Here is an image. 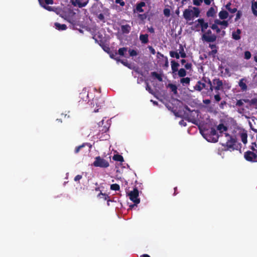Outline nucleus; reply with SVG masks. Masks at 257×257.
Instances as JSON below:
<instances>
[{
	"label": "nucleus",
	"mask_w": 257,
	"mask_h": 257,
	"mask_svg": "<svg viewBox=\"0 0 257 257\" xmlns=\"http://www.w3.org/2000/svg\"><path fill=\"white\" fill-rule=\"evenodd\" d=\"M139 39L142 44H147L149 42V35L148 34H141Z\"/></svg>",
	"instance_id": "aec40b11"
},
{
	"label": "nucleus",
	"mask_w": 257,
	"mask_h": 257,
	"mask_svg": "<svg viewBox=\"0 0 257 257\" xmlns=\"http://www.w3.org/2000/svg\"><path fill=\"white\" fill-rule=\"evenodd\" d=\"M200 11L197 7H192V10L185 9L183 12V16L187 21H191L193 18H197L199 16Z\"/></svg>",
	"instance_id": "f03ea898"
},
{
	"label": "nucleus",
	"mask_w": 257,
	"mask_h": 257,
	"mask_svg": "<svg viewBox=\"0 0 257 257\" xmlns=\"http://www.w3.org/2000/svg\"><path fill=\"white\" fill-rule=\"evenodd\" d=\"M216 13V11L214 8L211 7L209 9L208 11L206 13V16L207 17H214Z\"/></svg>",
	"instance_id": "5701e85b"
},
{
	"label": "nucleus",
	"mask_w": 257,
	"mask_h": 257,
	"mask_svg": "<svg viewBox=\"0 0 257 257\" xmlns=\"http://www.w3.org/2000/svg\"><path fill=\"white\" fill-rule=\"evenodd\" d=\"M244 57L246 59H249L251 57V53L249 51H245L244 53Z\"/></svg>",
	"instance_id": "603ef678"
},
{
	"label": "nucleus",
	"mask_w": 257,
	"mask_h": 257,
	"mask_svg": "<svg viewBox=\"0 0 257 257\" xmlns=\"http://www.w3.org/2000/svg\"><path fill=\"white\" fill-rule=\"evenodd\" d=\"M128 52L130 54V56L131 57L136 56L138 54L137 51L134 49H129Z\"/></svg>",
	"instance_id": "ea45409f"
},
{
	"label": "nucleus",
	"mask_w": 257,
	"mask_h": 257,
	"mask_svg": "<svg viewBox=\"0 0 257 257\" xmlns=\"http://www.w3.org/2000/svg\"><path fill=\"white\" fill-rule=\"evenodd\" d=\"M217 129L219 131L220 134V135H219L220 136L222 137L223 135H224L225 133H224V132H226L227 130V127L223 123H220L217 126Z\"/></svg>",
	"instance_id": "dca6fc26"
},
{
	"label": "nucleus",
	"mask_w": 257,
	"mask_h": 257,
	"mask_svg": "<svg viewBox=\"0 0 257 257\" xmlns=\"http://www.w3.org/2000/svg\"><path fill=\"white\" fill-rule=\"evenodd\" d=\"M224 136L226 138V142L225 144H222L224 147V150L232 151L237 150L238 146L236 145V139L227 133H224Z\"/></svg>",
	"instance_id": "f257e3e1"
},
{
	"label": "nucleus",
	"mask_w": 257,
	"mask_h": 257,
	"mask_svg": "<svg viewBox=\"0 0 257 257\" xmlns=\"http://www.w3.org/2000/svg\"><path fill=\"white\" fill-rule=\"evenodd\" d=\"M227 103L226 102V101L225 100H223V101H221V102L220 103V104H219V107L220 109H224V106L226 105Z\"/></svg>",
	"instance_id": "49530a36"
},
{
	"label": "nucleus",
	"mask_w": 257,
	"mask_h": 257,
	"mask_svg": "<svg viewBox=\"0 0 257 257\" xmlns=\"http://www.w3.org/2000/svg\"><path fill=\"white\" fill-rule=\"evenodd\" d=\"M192 66V65L191 63H187L184 65L185 68L187 70L191 69Z\"/></svg>",
	"instance_id": "13d9d810"
},
{
	"label": "nucleus",
	"mask_w": 257,
	"mask_h": 257,
	"mask_svg": "<svg viewBox=\"0 0 257 257\" xmlns=\"http://www.w3.org/2000/svg\"><path fill=\"white\" fill-rule=\"evenodd\" d=\"M245 159L251 162H257V153L250 151H247L244 154Z\"/></svg>",
	"instance_id": "39448f33"
},
{
	"label": "nucleus",
	"mask_w": 257,
	"mask_h": 257,
	"mask_svg": "<svg viewBox=\"0 0 257 257\" xmlns=\"http://www.w3.org/2000/svg\"><path fill=\"white\" fill-rule=\"evenodd\" d=\"M93 165L95 167H99L100 168H107L109 164L107 161L104 159L101 158L100 156L96 157L95 158Z\"/></svg>",
	"instance_id": "20e7f679"
},
{
	"label": "nucleus",
	"mask_w": 257,
	"mask_h": 257,
	"mask_svg": "<svg viewBox=\"0 0 257 257\" xmlns=\"http://www.w3.org/2000/svg\"><path fill=\"white\" fill-rule=\"evenodd\" d=\"M151 76L157 78L160 82L163 81L162 74H159L156 72H151Z\"/></svg>",
	"instance_id": "c756f323"
},
{
	"label": "nucleus",
	"mask_w": 257,
	"mask_h": 257,
	"mask_svg": "<svg viewBox=\"0 0 257 257\" xmlns=\"http://www.w3.org/2000/svg\"><path fill=\"white\" fill-rule=\"evenodd\" d=\"M170 55L172 58H176L177 59L180 58V55L177 51H170Z\"/></svg>",
	"instance_id": "c9c22d12"
},
{
	"label": "nucleus",
	"mask_w": 257,
	"mask_h": 257,
	"mask_svg": "<svg viewBox=\"0 0 257 257\" xmlns=\"http://www.w3.org/2000/svg\"><path fill=\"white\" fill-rule=\"evenodd\" d=\"M207 133H208L209 134H210L212 137H214V138H215V137H218V139L219 137H220V135L217 133L216 130L213 127L211 128L210 131H207Z\"/></svg>",
	"instance_id": "c85d7f7f"
},
{
	"label": "nucleus",
	"mask_w": 257,
	"mask_h": 257,
	"mask_svg": "<svg viewBox=\"0 0 257 257\" xmlns=\"http://www.w3.org/2000/svg\"><path fill=\"white\" fill-rule=\"evenodd\" d=\"M209 47L211 51L208 52V55L214 58L218 52V47L216 44H209Z\"/></svg>",
	"instance_id": "1a4fd4ad"
},
{
	"label": "nucleus",
	"mask_w": 257,
	"mask_h": 257,
	"mask_svg": "<svg viewBox=\"0 0 257 257\" xmlns=\"http://www.w3.org/2000/svg\"><path fill=\"white\" fill-rule=\"evenodd\" d=\"M245 103H248L250 106H253L254 108L257 109V98H253L250 100L248 99H243Z\"/></svg>",
	"instance_id": "4468645a"
},
{
	"label": "nucleus",
	"mask_w": 257,
	"mask_h": 257,
	"mask_svg": "<svg viewBox=\"0 0 257 257\" xmlns=\"http://www.w3.org/2000/svg\"><path fill=\"white\" fill-rule=\"evenodd\" d=\"M171 63L172 72L173 73H175L178 71V67L179 66V64L176 62L175 60H172Z\"/></svg>",
	"instance_id": "f3484780"
},
{
	"label": "nucleus",
	"mask_w": 257,
	"mask_h": 257,
	"mask_svg": "<svg viewBox=\"0 0 257 257\" xmlns=\"http://www.w3.org/2000/svg\"><path fill=\"white\" fill-rule=\"evenodd\" d=\"M243 99L237 100L236 102L235 106L239 107L242 106L243 105Z\"/></svg>",
	"instance_id": "37998d69"
},
{
	"label": "nucleus",
	"mask_w": 257,
	"mask_h": 257,
	"mask_svg": "<svg viewBox=\"0 0 257 257\" xmlns=\"http://www.w3.org/2000/svg\"><path fill=\"white\" fill-rule=\"evenodd\" d=\"M127 48L126 47L120 48L118 50V54L122 56H124V53L127 51Z\"/></svg>",
	"instance_id": "e433bc0d"
},
{
	"label": "nucleus",
	"mask_w": 257,
	"mask_h": 257,
	"mask_svg": "<svg viewBox=\"0 0 257 257\" xmlns=\"http://www.w3.org/2000/svg\"><path fill=\"white\" fill-rule=\"evenodd\" d=\"M208 84L209 85V90H210L211 92L213 91V88H212V84H213V80L211 81L210 79L208 80Z\"/></svg>",
	"instance_id": "6e6d98bb"
},
{
	"label": "nucleus",
	"mask_w": 257,
	"mask_h": 257,
	"mask_svg": "<svg viewBox=\"0 0 257 257\" xmlns=\"http://www.w3.org/2000/svg\"><path fill=\"white\" fill-rule=\"evenodd\" d=\"M100 195L104 196V200H107L109 198V196L107 194H106L105 193H103L101 192H100V193L98 194V195H97V197H99Z\"/></svg>",
	"instance_id": "864d4df0"
},
{
	"label": "nucleus",
	"mask_w": 257,
	"mask_h": 257,
	"mask_svg": "<svg viewBox=\"0 0 257 257\" xmlns=\"http://www.w3.org/2000/svg\"><path fill=\"white\" fill-rule=\"evenodd\" d=\"M251 9H252V12L253 14L255 16L257 17V10H255L256 8L251 7Z\"/></svg>",
	"instance_id": "e2e57ef3"
},
{
	"label": "nucleus",
	"mask_w": 257,
	"mask_h": 257,
	"mask_svg": "<svg viewBox=\"0 0 257 257\" xmlns=\"http://www.w3.org/2000/svg\"><path fill=\"white\" fill-rule=\"evenodd\" d=\"M164 14L165 16H169L170 14V10L168 9H165L164 10Z\"/></svg>",
	"instance_id": "4d7b16f0"
},
{
	"label": "nucleus",
	"mask_w": 257,
	"mask_h": 257,
	"mask_svg": "<svg viewBox=\"0 0 257 257\" xmlns=\"http://www.w3.org/2000/svg\"><path fill=\"white\" fill-rule=\"evenodd\" d=\"M206 85L204 83L201 82L200 81H198L197 84L194 86L195 89L198 91H201L203 88H205Z\"/></svg>",
	"instance_id": "6ab92c4d"
},
{
	"label": "nucleus",
	"mask_w": 257,
	"mask_h": 257,
	"mask_svg": "<svg viewBox=\"0 0 257 257\" xmlns=\"http://www.w3.org/2000/svg\"><path fill=\"white\" fill-rule=\"evenodd\" d=\"M85 146V144L83 143V144L79 146H77L75 148V151H74V152L76 154H77L78 153H79V152L80 151V150L83 148V147H84Z\"/></svg>",
	"instance_id": "79ce46f5"
},
{
	"label": "nucleus",
	"mask_w": 257,
	"mask_h": 257,
	"mask_svg": "<svg viewBox=\"0 0 257 257\" xmlns=\"http://www.w3.org/2000/svg\"><path fill=\"white\" fill-rule=\"evenodd\" d=\"M206 5H210L211 3L213 2L214 0H203Z\"/></svg>",
	"instance_id": "680f3d73"
},
{
	"label": "nucleus",
	"mask_w": 257,
	"mask_h": 257,
	"mask_svg": "<svg viewBox=\"0 0 257 257\" xmlns=\"http://www.w3.org/2000/svg\"><path fill=\"white\" fill-rule=\"evenodd\" d=\"M100 128H101V129L100 128L99 131L101 132L102 133H106L109 130V126H101Z\"/></svg>",
	"instance_id": "c03bdc74"
},
{
	"label": "nucleus",
	"mask_w": 257,
	"mask_h": 257,
	"mask_svg": "<svg viewBox=\"0 0 257 257\" xmlns=\"http://www.w3.org/2000/svg\"><path fill=\"white\" fill-rule=\"evenodd\" d=\"M76 2L79 8H82V7H85L88 3V1H87L86 2H82V3L80 2L79 0H76Z\"/></svg>",
	"instance_id": "4c0bfd02"
},
{
	"label": "nucleus",
	"mask_w": 257,
	"mask_h": 257,
	"mask_svg": "<svg viewBox=\"0 0 257 257\" xmlns=\"http://www.w3.org/2000/svg\"><path fill=\"white\" fill-rule=\"evenodd\" d=\"M255 148H257V145L256 143H252L250 147V149L252 150L253 151H255L256 152V150L255 149Z\"/></svg>",
	"instance_id": "8fccbe9b"
},
{
	"label": "nucleus",
	"mask_w": 257,
	"mask_h": 257,
	"mask_svg": "<svg viewBox=\"0 0 257 257\" xmlns=\"http://www.w3.org/2000/svg\"><path fill=\"white\" fill-rule=\"evenodd\" d=\"M204 138L209 142H213L216 143L218 141V137L214 138V137H212L208 133H206L203 134Z\"/></svg>",
	"instance_id": "f8f14e48"
},
{
	"label": "nucleus",
	"mask_w": 257,
	"mask_h": 257,
	"mask_svg": "<svg viewBox=\"0 0 257 257\" xmlns=\"http://www.w3.org/2000/svg\"><path fill=\"white\" fill-rule=\"evenodd\" d=\"M202 2L203 0H193V4L196 6H199Z\"/></svg>",
	"instance_id": "09e8293b"
},
{
	"label": "nucleus",
	"mask_w": 257,
	"mask_h": 257,
	"mask_svg": "<svg viewBox=\"0 0 257 257\" xmlns=\"http://www.w3.org/2000/svg\"><path fill=\"white\" fill-rule=\"evenodd\" d=\"M210 27L213 30H215L217 33H219L220 32V29L216 24H212Z\"/></svg>",
	"instance_id": "a19ab883"
},
{
	"label": "nucleus",
	"mask_w": 257,
	"mask_h": 257,
	"mask_svg": "<svg viewBox=\"0 0 257 257\" xmlns=\"http://www.w3.org/2000/svg\"><path fill=\"white\" fill-rule=\"evenodd\" d=\"M221 26H223V28L225 29L228 26V23L227 21L223 20L221 22Z\"/></svg>",
	"instance_id": "a18cd8bd"
},
{
	"label": "nucleus",
	"mask_w": 257,
	"mask_h": 257,
	"mask_svg": "<svg viewBox=\"0 0 257 257\" xmlns=\"http://www.w3.org/2000/svg\"><path fill=\"white\" fill-rule=\"evenodd\" d=\"M217 36L215 34H212V32L210 30H207L202 35V40L206 42H214L216 40Z\"/></svg>",
	"instance_id": "7ed1b4c3"
},
{
	"label": "nucleus",
	"mask_w": 257,
	"mask_h": 257,
	"mask_svg": "<svg viewBox=\"0 0 257 257\" xmlns=\"http://www.w3.org/2000/svg\"><path fill=\"white\" fill-rule=\"evenodd\" d=\"M148 29L149 32H150L151 33H154L155 32L154 29L152 27L148 28Z\"/></svg>",
	"instance_id": "774afa93"
},
{
	"label": "nucleus",
	"mask_w": 257,
	"mask_h": 257,
	"mask_svg": "<svg viewBox=\"0 0 257 257\" xmlns=\"http://www.w3.org/2000/svg\"><path fill=\"white\" fill-rule=\"evenodd\" d=\"M187 74L186 71L184 68H181L178 71V75L180 77H184Z\"/></svg>",
	"instance_id": "f704fd0d"
},
{
	"label": "nucleus",
	"mask_w": 257,
	"mask_h": 257,
	"mask_svg": "<svg viewBox=\"0 0 257 257\" xmlns=\"http://www.w3.org/2000/svg\"><path fill=\"white\" fill-rule=\"evenodd\" d=\"M116 4H118L120 6L123 7L125 5V3L123 0H115Z\"/></svg>",
	"instance_id": "3c124183"
},
{
	"label": "nucleus",
	"mask_w": 257,
	"mask_h": 257,
	"mask_svg": "<svg viewBox=\"0 0 257 257\" xmlns=\"http://www.w3.org/2000/svg\"><path fill=\"white\" fill-rule=\"evenodd\" d=\"M109 10L107 9H106L103 11V13L98 14L97 13H95V15L98 18V19L103 23L105 22L104 15L108 16L109 15Z\"/></svg>",
	"instance_id": "9b49d317"
},
{
	"label": "nucleus",
	"mask_w": 257,
	"mask_h": 257,
	"mask_svg": "<svg viewBox=\"0 0 257 257\" xmlns=\"http://www.w3.org/2000/svg\"><path fill=\"white\" fill-rule=\"evenodd\" d=\"M130 199L134 203L139 204L140 202V199L139 197V190L137 187L134 188L133 190L128 194Z\"/></svg>",
	"instance_id": "423d86ee"
},
{
	"label": "nucleus",
	"mask_w": 257,
	"mask_h": 257,
	"mask_svg": "<svg viewBox=\"0 0 257 257\" xmlns=\"http://www.w3.org/2000/svg\"><path fill=\"white\" fill-rule=\"evenodd\" d=\"M196 22L199 23V25H200V28L201 29V32L202 33H204L205 30L208 27V23L207 22H205L204 20L202 18L198 19L196 21Z\"/></svg>",
	"instance_id": "9d476101"
},
{
	"label": "nucleus",
	"mask_w": 257,
	"mask_h": 257,
	"mask_svg": "<svg viewBox=\"0 0 257 257\" xmlns=\"http://www.w3.org/2000/svg\"><path fill=\"white\" fill-rule=\"evenodd\" d=\"M241 30L237 29L236 31L233 32L232 34V38L235 40H238L240 39Z\"/></svg>",
	"instance_id": "4be33fe9"
},
{
	"label": "nucleus",
	"mask_w": 257,
	"mask_h": 257,
	"mask_svg": "<svg viewBox=\"0 0 257 257\" xmlns=\"http://www.w3.org/2000/svg\"><path fill=\"white\" fill-rule=\"evenodd\" d=\"M93 101L95 103L96 105L98 107L101 108L104 102V101L102 98H95V99L93 100Z\"/></svg>",
	"instance_id": "b1692460"
},
{
	"label": "nucleus",
	"mask_w": 257,
	"mask_h": 257,
	"mask_svg": "<svg viewBox=\"0 0 257 257\" xmlns=\"http://www.w3.org/2000/svg\"><path fill=\"white\" fill-rule=\"evenodd\" d=\"M209 96L211 99H213L214 100V103H218L221 100V97L219 91L215 92V94L214 95L209 94Z\"/></svg>",
	"instance_id": "2eb2a0df"
},
{
	"label": "nucleus",
	"mask_w": 257,
	"mask_h": 257,
	"mask_svg": "<svg viewBox=\"0 0 257 257\" xmlns=\"http://www.w3.org/2000/svg\"><path fill=\"white\" fill-rule=\"evenodd\" d=\"M190 82V78L189 77H182L180 79V83L184 86L185 85L189 84Z\"/></svg>",
	"instance_id": "2f4dec72"
},
{
	"label": "nucleus",
	"mask_w": 257,
	"mask_h": 257,
	"mask_svg": "<svg viewBox=\"0 0 257 257\" xmlns=\"http://www.w3.org/2000/svg\"><path fill=\"white\" fill-rule=\"evenodd\" d=\"M45 2L47 5H52L53 4V0H45Z\"/></svg>",
	"instance_id": "338daca9"
},
{
	"label": "nucleus",
	"mask_w": 257,
	"mask_h": 257,
	"mask_svg": "<svg viewBox=\"0 0 257 257\" xmlns=\"http://www.w3.org/2000/svg\"><path fill=\"white\" fill-rule=\"evenodd\" d=\"M241 15H242L241 12L240 11H237L236 15V17L235 18V21H236L238 20H239L240 18Z\"/></svg>",
	"instance_id": "de8ad7c7"
},
{
	"label": "nucleus",
	"mask_w": 257,
	"mask_h": 257,
	"mask_svg": "<svg viewBox=\"0 0 257 257\" xmlns=\"http://www.w3.org/2000/svg\"><path fill=\"white\" fill-rule=\"evenodd\" d=\"M165 63L164 64V66L166 67H168L169 66V62L168 60V58L167 57H165Z\"/></svg>",
	"instance_id": "69168bd1"
},
{
	"label": "nucleus",
	"mask_w": 257,
	"mask_h": 257,
	"mask_svg": "<svg viewBox=\"0 0 257 257\" xmlns=\"http://www.w3.org/2000/svg\"><path fill=\"white\" fill-rule=\"evenodd\" d=\"M145 6V3L144 2H141L137 5L136 10L138 12L140 13H142L144 12V10L142 9L143 7Z\"/></svg>",
	"instance_id": "7c9ffc66"
},
{
	"label": "nucleus",
	"mask_w": 257,
	"mask_h": 257,
	"mask_svg": "<svg viewBox=\"0 0 257 257\" xmlns=\"http://www.w3.org/2000/svg\"><path fill=\"white\" fill-rule=\"evenodd\" d=\"M213 90H214L215 92L222 90L223 89V81L219 78H214L213 79Z\"/></svg>",
	"instance_id": "0eeeda50"
},
{
	"label": "nucleus",
	"mask_w": 257,
	"mask_h": 257,
	"mask_svg": "<svg viewBox=\"0 0 257 257\" xmlns=\"http://www.w3.org/2000/svg\"><path fill=\"white\" fill-rule=\"evenodd\" d=\"M218 16L220 19L224 20L228 17V13L227 11L222 10L219 13Z\"/></svg>",
	"instance_id": "a878e982"
},
{
	"label": "nucleus",
	"mask_w": 257,
	"mask_h": 257,
	"mask_svg": "<svg viewBox=\"0 0 257 257\" xmlns=\"http://www.w3.org/2000/svg\"><path fill=\"white\" fill-rule=\"evenodd\" d=\"M119 189V185L117 184H112L110 185V189L112 190L118 191Z\"/></svg>",
	"instance_id": "58836bf2"
},
{
	"label": "nucleus",
	"mask_w": 257,
	"mask_h": 257,
	"mask_svg": "<svg viewBox=\"0 0 257 257\" xmlns=\"http://www.w3.org/2000/svg\"><path fill=\"white\" fill-rule=\"evenodd\" d=\"M99 44L105 52L107 53H109L110 49L108 45L105 44V43L102 41H100Z\"/></svg>",
	"instance_id": "412c9836"
},
{
	"label": "nucleus",
	"mask_w": 257,
	"mask_h": 257,
	"mask_svg": "<svg viewBox=\"0 0 257 257\" xmlns=\"http://www.w3.org/2000/svg\"><path fill=\"white\" fill-rule=\"evenodd\" d=\"M131 30V27L128 25L121 26V31L123 34H128Z\"/></svg>",
	"instance_id": "a211bd4d"
},
{
	"label": "nucleus",
	"mask_w": 257,
	"mask_h": 257,
	"mask_svg": "<svg viewBox=\"0 0 257 257\" xmlns=\"http://www.w3.org/2000/svg\"><path fill=\"white\" fill-rule=\"evenodd\" d=\"M179 55L180 57L183 58H185L187 57L186 54L184 51V47L182 44L179 45Z\"/></svg>",
	"instance_id": "bb28decb"
},
{
	"label": "nucleus",
	"mask_w": 257,
	"mask_h": 257,
	"mask_svg": "<svg viewBox=\"0 0 257 257\" xmlns=\"http://www.w3.org/2000/svg\"><path fill=\"white\" fill-rule=\"evenodd\" d=\"M113 159L114 161L120 162H122L124 161L123 157L121 155H119V154L114 155L113 156Z\"/></svg>",
	"instance_id": "72a5a7b5"
},
{
	"label": "nucleus",
	"mask_w": 257,
	"mask_h": 257,
	"mask_svg": "<svg viewBox=\"0 0 257 257\" xmlns=\"http://www.w3.org/2000/svg\"><path fill=\"white\" fill-rule=\"evenodd\" d=\"M108 54H109L110 58L114 59L118 61H120L121 63L122 64H123L124 65L127 66V64L125 62H123L122 60H120V59H118L117 58L115 57V56L117 54V53L116 52H115V53L114 54L113 53H112V52H111L110 51L109 53Z\"/></svg>",
	"instance_id": "cd10ccee"
},
{
	"label": "nucleus",
	"mask_w": 257,
	"mask_h": 257,
	"mask_svg": "<svg viewBox=\"0 0 257 257\" xmlns=\"http://www.w3.org/2000/svg\"><path fill=\"white\" fill-rule=\"evenodd\" d=\"M228 11H229L230 13H232V14H233V13H235V12H237V9H236V8H233V9L230 8V9L228 10Z\"/></svg>",
	"instance_id": "0e129e2a"
},
{
	"label": "nucleus",
	"mask_w": 257,
	"mask_h": 257,
	"mask_svg": "<svg viewBox=\"0 0 257 257\" xmlns=\"http://www.w3.org/2000/svg\"><path fill=\"white\" fill-rule=\"evenodd\" d=\"M168 87L170 88V89L174 94H177V87L176 86V85L173 84H169Z\"/></svg>",
	"instance_id": "473e14b6"
},
{
	"label": "nucleus",
	"mask_w": 257,
	"mask_h": 257,
	"mask_svg": "<svg viewBox=\"0 0 257 257\" xmlns=\"http://www.w3.org/2000/svg\"><path fill=\"white\" fill-rule=\"evenodd\" d=\"M203 102L205 104H209L211 103V100L209 99H204L203 100Z\"/></svg>",
	"instance_id": "052dcab7"
},
{
	"label": "nucleus",
	"mask_w": 257,
	"mask_h": 257,
	"mask_svg": "<svg viewBox=\"0 0 257 257\" xmlns=\"http://www.w3.org/2000/svg\"><path fill=\"white\" fill-rule=\"evenodd\" d=\"M55 28L59 31L65 30L67 29V26L65 24H61L59 23L54 24Z\"/></svg>",
	"instance_id": "393cba45"
},
{
	"label": "nucleus",
	"mask_w": 257,
	"mask_h": 257,
	"mask_svg": "<svg viewBox=\"0 0 257 257\" xmlns=\"http://www.w3.org/2000/svg\"><path fill=\"white\" fill-rule=\"evenodd\" d=\"M239 136L241 139L242 142L245 144L247 142V132L245 130H242L239 133Z\"/></svg>",
	"instance_id": "ddd939ff"
},
{
	"label": "nucleus",
	"mask_w": 257,
	"mask_h": 257,
	"mask_svg": "<svg viewBox=\"0 0 257 257\" xmlns=\"http://www.w3.org/2000/svg\"><path fill=\"white\" fill-rule=\"evenodd\" d=\"M82 176L80 175H76L74 178V181H79L82 178Z\"/></svg>",
	"instance_id": "bf43d9fd"
},
{
	"label": "nucleus",
	"mask_w": 257,
	"mask_h": 257,
	"mask_svg": "<svg viewBox=\"0 0 257 257\" xmlns=\"http://www.w3.org/2000/svg\"><path fill=\"white\" fill-rule=\"evenodd\" d=\"M247 82V79L245 77L242 78L239 80L238 82V86H239L242 92H246L248 88L246 85Z\"/></svg>",
	"instance_id": "6e6552de"
},
{
	"label": "nucleus",
	"mask_w": 257,
	"mask_h": 257,
	"mask_svg": "<svg viewBox=\"0 0 257 257\" xmlns=\"http://www.w3.org/2000/svg\"><path fill=\"white\" fill-rule=\"evenodd\" d=\"M148 49H149L150 52L153 54L155 55L156 54V51L155 49L151 46H149L148 47Z\"/></svg>",
	"instance_id": "5fc2aeb1"
}]
</instances>
